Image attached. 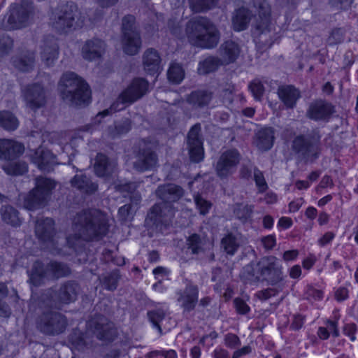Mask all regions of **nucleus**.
Masks as SVG:
<instances>
[{
	"mask_svg": "<svg viewBox=\"0 0 358 358\" xmlns=\"http://www.w3.org/2000/svg\"><path fill=\"white\" fill-rule=\"evenodd\" d=\"M62 99L66 103L79 106L88 103L90 90L88 85L76 73H64L59 83Z\"/></svg>",
	"mask_w": 358,
	"mask_h": 358,
	"instance_id": "4",
	"label": "nucleus"
},
{
	"mask_svg": "<svg viewBox=\"0 0 358 358\" xmlns=\"http://www.w3.org/2000/svg\"><path fill=\"white\" fill-rule=\"evenodd\" d=\"M234 303L236 311L240 314H246L250 311V307L241 299H235L234 300Z\"/></svg>",
	"mask_w": 358,
	"mask_h": 358,
	"instance_id": "58",
	"label": "nucleus"
},
{
	"mask_svg": "<svg viewBox=\"0 0 358 358\" xmlns=\"http://www.w3.org/2000/svg\"><path fill=\"white\" fill-rule=\"evenodd\" d=\"M70 270L65 264L51 262L47 265L41 262H35L29 271V282L34 286L43 285L45 280L57 279L67 275Z\"/></svg>",
	"mask_w": 358,
	"mask_h": 358,
	"instance_id": "7",
	"label": "nucleus"
},
{
	"mask_svg": "<svg viewBox=\"0 0 358 358\" xmlns=\"http://www.w3.org/2000/svg\"><path fill=\"white\" fill-rule=\"evenodd\" d=\"M78 285L72 281L62 284L57 292L48 290L43 295V301L46 306L60 308L62 305L74 302L79 294Z\"/></svg>",
	"mask_w": 358,
	"mask_h": 358,
	"instance_id": "10",
	"label": "nucleus"
},
{
	"mask_svg": "<svg viewBox=\"0 0 358 358\" xmlns=\"http://www.w3.org/2000/svg\"><path fill=\"white\" fill-rule=\"evenodd\" d=\"M278 96L287 108L295 107L297 101L301 97V93L293 85H281L278 87Z\"/></svg>",
	"mask_w": 358,
	"mask_h": 358,
	"instance_id": "27",
	"label": "nucleus"
},
{
	"mask_svg": "<svg viewBox=\"0 0 358 358\" xmlns=\"http://www.w3.org/2000/svg\"><path fill=\"white\" fill-rule=\"evenodd\" d=\"M22 93L26 106L31 110H35L43 106L46 102V90L38 83L26 86Z\"/></svg>",
	"mask_w": 358,
	"mask_h": 358,
	"instance_id": "15",
	"label": "nucleus"
},
{
	"mask_svg": "<svg viewBox=\"0 0 358 358\" xmlns=\"http://www.w3.org/2000/svg\"><path fill=\"white\" fill-rule=\"evenodd\" d=\"M1 214L4 222L12 226H18L20 224V220L18 217L17 211L10 206H4L1 208Z\"/></svg>",
	"mask_w": 358,
	"mask_h": 358,
	"instance_id": "40",
	"label": "nucleus"
},
{
	"mask_svg": "<svg viewBox=\"0 0 358 358\" xmlns=\"http://www.w3.org/2000/svg\"><path fill=\"white\" fill-rule=\"evenodd\" d=\"M304 317L301 315H294L290 329L294 331L299 330L303 325Z\"/></svg>",
	"mask_w": 358,
	"mask_h": 358,
	"instance_id": "60",
	"label": "nucleus"
},
{
	"mask_svg": "<svg viewBox=\"0 0 358 358\" xmlns=\"http://www.w3.org/2000/svg\"><path fill=\"white\" fill-rule=\"evenodd\" d=\"M258 266L261 275L271 285H275L282 281V271L275 257L270 256L262 259Z\"/></svg>",
	"mask_w": 358,
	"mask_h": 358,
	"instance_id": "17",
	"label": "nucleus"
},
{
	"mask_svg": "<svg viewBox=\"0 0 358 358\" xmlns=\"http://www.w3.org/2000/svg\"><path fill=\"white\" fill-rule=\"evenodd\" d=\"M73 236L66 238L67 245L73 248V239L90 241L104 236L108 230V224L104 215L96 210H84L78 213L73 221Z\"/></svg>",
	"mask_w": 358,
	"mask_h": 358,
	"instance_id": "1",
	"label": "nucleus"
},
{
	"mask_svg": "<svg viewBox=\"0 0 358 358\" xmlns=\"http://www.w3.org/2000/svg\"><path fill=\"white\" fill-rule=\"evenodd\" d=\"M213 98V92L208 90H198L189 94L187 102L195 108L208 106Z\"/></svg>",
	"mask_w": 358,
	"mask_h": 358,
	"instance_id": "32",
	"label": "nucleus"
},
{
	"mask_svg": "<svg viewBox=\"0 0 358 358\" xmlns=\"http://www.w3.org/2000/svg\"><path fill=\"white\" fill-rule=\"evenodd\" d=\"M250 11L245 8L235 10L232 16V26L235 31H241L246 29L252 19Z\"/></svg>",
	"mask_w": 358,
	"mask_h": 358,
	"instance_id": "33",
	"label": "nucleus"
},
{
	"mask_svg": "<svg viewBox=\"0 0 358 358\" xmlns=\"http://www.w3.org/2000/svg\"><path fill=\"white\" fill-rule=\"evenodd\" d=\"M85 17L73 3H67L55 13L51 18L52 27L60 33H67L83 27Z\"/></svg>",
	"mask_w": 358,
	"mask_h": 358,
	"instance_id": "5",
	"label": "nucleus"
},
{
	"mask_svg": "<svg viewBox=\"0 0 358 358\" xmlns=\"http://www.w3.org/2000/svg\"><path fill=\"white\" fill-rule=\"evenodd\" d=\"M141 46L139 33L127 34L122 37V48L124 52L129 55L137 54Z\"/></svg>",
	"mask_w": 358,
	"mask_h": 358,
	"instance_id": "34",
	"label": "nucleus"
},
{
	"mask_svg": "<svg viewBox=\"0 0 358 358\" xmlns=\"http://www.w3.org/2000/svg\"><path fill=\"white\" fill-rule=\"evenodd\" d=\"M262 243L265 249L271 250L275 245V238L273 235H268L262 238Z\"/></svg>",
	"mask_w": 358,
	"mask_h": 358,
	"instance_id": "61",
	"label": "nucleus"
},
{
	"mask_svg": "<svg viewBox=\"0 0 358 358\" xmlns=\"http://www.w3.org/2000/svg\"><path fill=\"white\" fill-rule=\"evenodd\" d=\"M36 325L43 334L55 336L64 331L67 321L66 317L58 312L47 311L38 317Z\"/></svg>",
	"mask_w": 358,
	"mask_h": 358,
	"instance_id": "12",
	"label": "nucleus"
},
{
	"mask_svg": "<svg viewBox=\"0 0 358 358\" xmlns=\"http://www.w3.org/2000/svg\"><path fill=\"white\" fill-rule=\"evenodd\" d=\"M334 112L332 103L324 99H317L309 104L306 116L314 121L327 122Z\"/></svg>",
	"mask_w": 358,
	"mask_h": 358,
	"instance_id": "16",
	"label": "nucleus"
},
{
	"mask_svg": "<svg viewBox=\"0 0 358 358\" xmlns=\"http://www.w3.org/2000/svg\"><path fill=\"white\" fill-rule=\"evenodd\" d=\"M201 127L195 124L192 127L187 136V145L189 157L194 162H199L203 159L204 151L203 142L200 136Z\"/></svg>",
	"mask_w": 358,
	"mask_h": 358,
	"instance_id": "19",
	"label": "nucleus"
},
{
	"mask_svg": "<svg viewBox=\"0 0 358 358\" xmlns=\"http://www.w3.org/2000/svg\"><path fill=\"white\" fill-rule=\"evenodd\" d=\"M35 63V55L32 51H23L13 58V64L19 71H31Z\"/></svg>",
	"mask_w": 358,
	"mask_h": 358,
	"instance_id": "31",
	"label": "nucleus"
},
{
	"mask_svg": "<svg viewBox=\"0 0 358 358\" xmlns=\"http://www.w3.org/2000/svg\"><path fill=\"white\" fill-rule=\"evenodd\" d=\"M92 335L99 340L111 341L115 336L116 331L112 322L106 317L99 315L88 321L85 334H74L71 337V341L77 348L82 350L92 345Z\"/></svg>",
	"mask_w": 358,
	"mask_h": 358,
	"instance_id": "3",
	"label": "nucleus"
},
{
	"mask_svg": "<svg viewBox=\"0 0 358 358\" xmlns=\"http://www.w3.org/2000/svg\"><path fill=\"white\" fill-rule=\"evenodd\" d=\"M131 210L130 205H124L120 207L118 210V217L121 221H125L127 220Z\"/></svg>",
	"mask_w": 358,
	"mask_h": 358,
	"instance_id": "64",
	"label": "nucleus"
},
{
	"mask_svg": "<svg viewBox=\"0 0 358 358\" xmlns=\"http://www.w3.org/2000/svg\"><path fill=\"white\" fill-rule=\"evenodd\" d=\"M221 245L224 251L230 255H234L239 247L236 238L232 234L226 235L222 239Z\"/></svg>",
	"mask_w": 358,
	"mask_h": 358,
	"instance_id": "43",
	"label": "nucleus"
},
{
	"mask_svg": "<svg viewBox=\"0 0 358 358\" xmlns=\"http://www.w3.org/2000/svg\"><path fill=\"white\" fill-rule=\"evenodd\" d=\"M177 301L183 312L189 313L195 308L198 303L199 287L197 285L189 282L184 289L177 292Z\"/></svg>",
	"mask_w": 358,
	"mask_h": 358,
	"instance_id": "18",
	"label": "nucleus"
},
{
	"mask_svg": "<svg viewBox=\"0 0 358 358\" xmlns=\"http://www.w3.org/2000/svg\"><path fill=\"white\" fill-rule=\"evenodd\" d=\"M3 169L8 175L17 176L26 173L28 167L26 162L19 161L3 166Z\"/></svg>",
	"mask_w": 358,
	"mask_h": 358,
	"instance_id": "41",
	"label": "nucleus"
},
{
	"mask_svg": "<svg viewBox=\"0 0 358 358\" xmlns=\"http://www.w3.org/2000/svg\"><path fill=\"white\" fill-rule=\"evenodd\" d=\"M71 182L73 187L83 193L92 194L97 189V185L92 182L90 178L84 175L75 176Z\"/></svg>",
	"mask_w": 358,
	"mask_h": 358,
	"instance_id": "36",
	"label": "nucleus"
},
{
	"mask_svg": "<svg viewBox=\"0 0 358 358\" xmlns=\"http://www.w3.org/2000/svg\"><path fill=\"white\" fill-rule=\"evenodd\" d=\"M167 74L169 80L174 83H180L185 77V71L182 67L176 63L171 64Z\"/></svg>",
	"mask_w": 358,
	"mask_h": 358,
	"instance_id": "45",
	"label": "nucleus"
},
{
	"mask_svg": "<svg viewBox=\"0 0 358 358\" xmlns=\"http://www.w3.org/2000/svg\"><path fill=\"white\" fill-rule=\"evenodd\" d=\"M187 245V249L193 255H199L203 252L204 243L198 234H194L189 236Z\"/></svg>",
	"mask_w": 358,
	"mask_h": 358,
	"instance_id": "42",
	"label": "nucleus"
},
{
	"mask_svg": "<svg viewBox=\"0 0 358 358\" xmlns=\"http://www.w3.org/2000/svg\"><path fill=\"white\" fill-rule=\"evenodd\" d=\"M223 64L220 59L215 57H208L203 61L200 62L197 69L200 75H206L216 71Z\"/></svg>",
	"mask_w": 358,
	"mask_h": 358,
	"instance_id": "37",
	"label": "nucleus"
},
{
	"mask_svg": "<svg viewBox=\"0 0 358 358\" xmlns=\"http://www.w3.org/2000/svg\"><path fill=\"white\" fill-rule=\"evenodd\" d=\"M254 179L255 181V184L258 188L259 192H265L268 185L264 177L262 172L259 170L257 168H255L254 169Z\"/></svg>",
	"mask_w": 358,
	"mask_h": 358,
	"instance_id": "52",
	"label": "nucleus"
},
{
	"mask_svg": "<svg viewBox=\"0 0 358 358\" xmlns=\"http://www.w3.org/2000/svg\"><path fill=\"white\" fill-rule=\"evenodd\" d=\"M357 331V327L354 324H348L344 327L343 332L345 335L350 338L352 341H355L356 337L355 336Z\"/></svg>",
	"mask_w": 358,
	"mask_h": 358,
	"instance_id": "63",
	"label": "nucleus"
},
{
	"mask_svg": "<svg viewBox=\"0 0 358 358\" xmlns=\"http://www.w3.org/2000/svg\"><path fill=\"white\" fill-rule=\"evenodd\" d=\"M249 89L257 101H261L264 93V87L259 79L253 80L249 85Z\"/></svg>",
	"mask_w": 358,
	"mask_h": 358,
	"instance_id": "48",
	"label": "nucleus"
},
{
	"mask_svg": "<svg viewBox=\"0 0 358 358\" xmlns=\"http://www.w3.org/2000/svg\"><path fill=\"white\" fill-rule=\"evenodd\" d=\"M116 164L114 162H110L108 157L101 154H97L94 164V171L99 177H108L115 171Z\"/></svg>",
	"mask_w": 358,
	"mask_h": 358,
	"instance_id": "30",
	"label": "nucleus"
},
{
	"mask_svg": "<svg viewBox=\"0 0 358 358\" xmlns=\"http://www.w3.org/2000/svg\"><path fill=\"white\" fill-rule=\"evenodd\" d=\"M35 233L45 248L52 254H60V236L55 232V222L51 218L38 219L36 222Z\"/></svg>",
	"mask_w": 358,
	"mask_h": 358,
	"instance_id": "11",
	"label": "nucleus"
},
{
	"mask_svg": "<svg viewBox=\"0 0 358 358\" xmlns=\"http://www.w3.org/2000/svg\"><path fill=\"white\" fill-rule=\"evenodd\" d=\"M122 31L123 36L137 33L135 25V17L129 15L123 17L122 21Z\"/></svg>",
	"mask_w": 358,
	"mask_h": 358,
	"instance_id": "47",
	"label": "nucleus"
},
{
	"mask_svg": "<svg viewBox=\"0 0 358 358\" xmlns=\"http://www.w3.org/2000/svg\"><path fill=\"white\" fill-rule=\"evenodd\" d=\"M19 126L17 118L9 111H0V127L8 131H14Z\"/></svg>",
	"mask_w": 358,
	"mask_h": 358,
	"instance_id": "38",
	"label": "nucleus"
},
{
	"mask_svg": "<svg viewBox=\"0 0 358 358\" xmlns=\"http://www.w3.org/2000/svg\"><path fill=\"white\" fill-rule=\"evenodd\" d=\"M343 41V31L341 29H334L329 36L328 41L329 44H336Z\"/></svg>",
	"mask_w": 358,
	"mask_h": 358,
	"instance_id": "56",
	"label": "nucleus"
},
{
	"mask_svg": "<svg viewBox=\"0 0 358 358\" xmlns=\"http://www.w3.org/2000/svg\"><path fill=\"white\" fill-rule=\"evenodd\" d=\"M174 216V209L171 204L159 202L154 205L146 217L148 224L157 227L159 225H168Z\"/></svg>",
	"mask_w": 358,
	"mask_h": 358,
	"instance_id": "14",
	"label": "nucleus"
},
{
	"mask_svg": "<svg viewBox=\"0 0 358 358\" xmlns=\"http://www.w3.org/2000/svg\"><path fill=\"white\" fill-rule=\"evenodd\" d=\"M13 41L8 36L0 38V56L7 55L13 48Z\"/></svg>",
	"mask_w": 358,
	"mask_h": 358,
	"instance_id": "53",
	"label": "nucleus"
},
{
	"mask_svg": "<svg viewBox=\"0 0 358 358\" xmlns=\"http://www.w3.org/2000/svg\"><path fill=\"white\" fill-rule=\"evenodd\" d=\"M148 82L143 78H136L118 96L108 109L97 115L105 117L113 113L123 110L126 105L131 104L143 96L148 91Z\"/></svg>",
	"mask_w": 358,
	"mask_h": 358,
	"instance_id": "6",
	"label": "nucleus"
},
{
	"mask_svg": "<svg viewBox=\"0 0 358 358\" xmlns=\"http://www.w3.org/2000/svg\"><path fill=\"white\" fill-rule=\"evenodd\" d=\"M55 187V181L50 178H36L35 187L24 198V208L32 210L45 206Z\"/></svg>",
	"mask_w": 358,
	"mask_h": 358,
	"instance_id": "8",
	"label": "nucleus"
},
{
	"mask_svg": "<svg viewBox=\"0 0 358 358\" xmlns=\"http://www.w3.org/2000/svg\"><path fill=\"white\" fill-rule=\"evenodd\" d=\"M185 32L189 42L201 48H213L220 38V33L216 25L203 16L191 19L187 23Z\"/></svg>",
	"mask_w": 358,
	"mask_h": 358,
	"instance_id": "2",
	"label": "nucleus"
},
{
	"mask_svg": "<svg viewBox=\"0 0 358 358\" xmlns=\"http://www.w3.org/2000/svg\"><path fill=\"white\" fill-rule=\"evenodd\" d=\"M148 316L154 327H157L159 333L162 334V329L159 325V322L164 319L165 312L162 309L151 310L148 313Z\"/></svg>",
	"mask_w": 358,
	"mask_h": 358,
	"instance_id": "50",
	"label": "nucleus"
},
{
	"mask_svg": "<svg viewBox=\"0 0 358 358\" xmlns=\"http://www.w3.org/2000/svg\"><path fill=\"white\" fill-rule=\"evenodd\" d=\"M118 280L119 273L117 271H115L105 277L103 285L107 289L114 290L117 286Z\"/></svg>",
	"mask_w": 358,
	"mask_h": 358,
	"instance_id": "51",
	"label": "nucleus"
},
{
	"mask_svg": "<svg viewBox=\"0 0 358 358\" xmlns=\"http://www.w3.org/2000/svg\"><path fill=\"white\" fill-rule=\"evenodd\" d=\"M155 194L162 201V203L171 204L182 197L184 189L176 184H165L157 187Z\"/></svg>",
	"mask_w": 358,
	"mask_h": 358,
	"instance_id": "21",
	"label": "nucleus"
},
{
	"mask_svg": "<svg viewBox=\"0 0 358 358\" xmlns=\"http://www.w3.org/2000/svg\"><path fill=\"white\" fill-rule=\"evenodd\" d=\"M31 11V7H24L22 5L13 6L8 18L9 28L20 29L26 26L28 22Z\"/></svg>",
	"mask_w": 358,
	"mask_h": 358,
	"instance_id": "22",
	"label": "nucleus"
},
{
	"mask_svg": "<svg viewBox=\"0 0 358 358\" xmlns=\"http://www.w3.org/2000/svg\"><path fill=\"white\" fill-rule=\"evenodd\" d=\"M189 7L195 13L204 12L215 6L216 0H189Z\"/></svg>",
	"mask_w": 358,
	"mask_h": 358,
	"instance_id": "44",
	"label": "nucleus"
},
{
	"mask_svg": "<svg viewBox=\"0 0 358 358\" xmlns=\"http://www.w3.org/2000/svg\"><path fill=\"white\" fill-rule=\"evenodd\" d=\"M241 276L245 283H252L257 281L259 279V278L252 273V268L251 266L245 267Z\"/></svg>",
	"mask_w": 358,
	"mask_h": 358,
	"instance_id": "55",
	"label": "nucleus"
},
{
	"mask_svg": "<svg viewBox=\"0 0 358 358\" xmlns=\"http://www.w3.org/2000/svg\"><path fill=\"white\" fill-rule=\"evenodd\" d=\"M292 150L301 161L313 162L320 152V138L310 134L298 135L292 142Z\"/></svg>",
	"mask_w": 358,
	"mask_h": 358,
	"instance_id": "9",
	"label": "nucleus"
},
{
	"mask_svg": "<svg viewBox=\"0 0 358 358\" xmlns=\"http://www.w3.org/2000/svg\"><path fill=\"white\" fill-rule=\"evenodd\" d=\"M275 285H276L275 287H269L258 291L255 294V296L262 301H266L271 297L278 294L280 292L282 291L283 288L285 287L284 283L282 282H278Z\"/></svg>",
	"mask_w": 358,
	"mask_h": 358,
	"instance_id": "46",
	"label": "nucleus"
},
{
	"mask_svg": "<svg viewBox=\"0 0 358 358\" xmlns=\"http://www.w3.org/2000/svg\"><path fill=\"white\" fill-rule=\"evenodd\" d=\"M59 47L57 40L53 36L46 38L41 46V57L47 66H51L57 59Z\"/></svg>",
	"mask_w": 358,
	"mask_h": 358,
	"instance_id": "24",
	"label": "nucleus"
},
{
	"mask_svg": "<svg viewBox=\"0 0 358 358\" xmlns=\"http://www.w3.org/2000/svg\"><path fill=\"white\" fill-rule=\"evenodd\" d=\"M31 159L38 168L43 171L50 172L57 164L56 157L48 150L39 147L31 155Z\"/></svg>",
	"mask_w": 358,
	"mask_h": 358,
	"instance_id": "20",
	"label": "nucleus"
},
{
	"mask_svg": "<svg viewBox=\"0 0 358 358\" xmlns=\"http://www.w3.org/2000/svg\"><path fill=\"white\" fill-rule=\"evenodd\" d=\"M241 156L236 149H229L223 152L215 164L217 176L221 180H227L237 169Z\"/></svg>",
	"mask_w": 358,
	"mask_h": 358,
	"instance_id": "13",
	"label": "nucleus"
},
{
	"mask_svg": "<svg viewBox=\"0 0 358 358\" xmlns=\"http://www.w3.org/2000/svg\"><path fill=\"white\" fill-rule=\"evenodd\" d=\"M157 164V155L150 150H145L140 152L134 166L138 171H144L155 168Z\"/></svg>",
	"mask_w": 358,
	"mask_h": 358,
	"instance_id": "28",
	"label": "nucleus"
},
{
	"mask_svg": "<svg viewBox=\"0 0 358 358\" xmlns=\"http://www.w3.org/2000/svg\"><path fill=\"white\" fill-rule=\"evenodd\" d=\"M105 48V43L99 38L88 40L82 48L83 57L87 60L99 59L104 53Z\"/></svg>",
	"mask_w": 358,
	"mask_h": 358,
	"instance_id": "25",
	"label": "nucleus"
},
{
	"mask_svg": "<svg viewBox=\"0 0 358 358\" xmlns=\"http://www.w3.org/2000/svg\"><path fill=\"white\" fill-rule=\"evenodd\" d=\"M194 200L196 207L199 210L201 215H205L208 213L212 206V203L210 201H207L199 194L194 195Z\"/></svg>",
	"mask_w": 358,
	"mask_h": 358,
	"instance_id": "49",
	"label": "nucleus"
},
{
	"mask_svg": "<svg viewBox=\"0 0 358 358\" xmlns=\"http://www.w3.org/2000/svg\"><path fill=\"white\" fill-rule=\"evenodd\" d=\"M220 61L223 64H229L235 62L240 54V49L235 42L225 41L220 48Z\"/></svg>",
	"mask_w": 358,
	"mask_h": 358,
	"instance_id": "29",
	"label": "nucleus"
},
{
	"mask_svg": "<svg viewBox=\"0 0 358 358\" xmlns=\"http://www.w3.org/2000/svg\"><path fill=\"white\" fill-rule=\"evenodd\" d=\"M224 343L227 348L234 349L241 345V341L237 335L229 333L224 336Z\"/></svg>",
	"mask_w": 358,
	"mask_h": 358,
	"instance_id": "54",
	"label": "nucleus"
},
{
	"mask_svg": "<svg viewBox=\"0 0 358 358\" xmlns=\"http://www.w3.org/2000/svg\"><path fill=\"white\" fill-rule=\"evenodd\" d=\"M234 90V86L231 83H227L224 87H222V96L226 101L231 103L233 100V92Z\"/></svg>",
	"mask_w": 358,
	"mask_h": 358,
	"instance_id": "59",
	"label": "nucleus"
},
{
	"mask_svg": "<svg viewBox=\"0 0 358 358\" xmlns=\"http://www.w3.org/2000/svg\"><path fill=\"white\" fill-rule=\"evenodd\" d=\"M253 206L250 205H239L236 209V215L239 218L246 219L250 216Z\"/></svg>",
	"mask_w": 358,
	"mask_h": 358,
	"instance_id": "57",
	"label": "nucleus"
},
{
	"mask_svg": "<svg viewBox=\"0 0 358 358\" xmlns=\"http://www.w3.org/2000/svg\"><path fill=\"white\" fill-rule=\"evenodd\" d=\"M274 141V131L272 128H264L257 134L256 145L259 149L268 150L272 146Z\"/></svg>",
	"mask_w": 358,
	"mask_h": 358,
	"instance_id": "35",
	"label": "nucleus"
},
{
	"mask_svg": "<svg viewBox=\"0 0 358 358\" xmlns=\"http://www.w3.org/2000/svg\"><path fill=\"white\" fill-rule=\"evenodd\" d=\"M353 0H329L331 6L340 9H346L350 6Z\"/></svg>",
	"mask_w": 358,
	"mask_h": 358,
	"instance_id": "62",
	"label": "nucleus"
},
{
	"mask_svg": "<svg viewBox=\"0 0 358 358\" xmlns=\"http://www.w3.org/2000/svg\"><path fill=\"white\" fill-rule=\"evenodd\" d=\"M24 151V145L11 139L0 140V158L5 160H14Z\"/></svg>",
	"mask_w": 358,
	"mask_h": 358,
	"instance_id": "23",
	"label": "nucleus"
},
{
	"mask_svg": "<svg viewBox=\"0 0 358 358\" xmlns=\"http://www.w3.org/2000/svg\"><path fill=\"white\" fill-rule=\"evenodd\" d=\"M131 129V122L128 119L115 122L114 126L108 128V135L114 138L120 135L127 134Z\"/></svg>",
	"mask_w": 358,
	"mask_h": 358,
	"instance_id": "39",
	"label": "nucleus"
},
{
	"mask_svg": "<svg viewBox=\"0 0 358 358\" xmlns=\"http://www.w3.org/2000/svg\"><path fill=\"white\" fill-rule=\"evenodd\" d=\"M143 64L145 71L150 75H158L162 69L160 56L155 50L152 48L144 52Z\"/></svg>",
	"mask_w": 358,
	"mask_h": 358,
	"instance_id": "26",
	"label": "nucleus"
}]
</instances>
